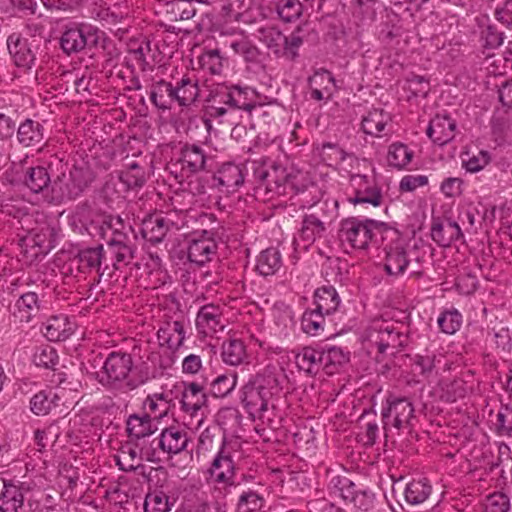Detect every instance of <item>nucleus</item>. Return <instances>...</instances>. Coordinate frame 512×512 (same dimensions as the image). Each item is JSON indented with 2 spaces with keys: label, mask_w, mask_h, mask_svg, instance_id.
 I'll return each instance as SVG.
<instances>
[{
  "label": "nucleus",
  "mask_w": 512,
  "mask_h": 512,
  "mask_svg": "<svg viewBox=\"0 0 512 512\" xmlns=\"http://www.w3.org/2000/svg\"><path fill=\"white\" fill-rule=\"evenodd\" d=\"M232 89L233 85L226 84H216L211 87L206 98V111L210 117H222L231 110Z\"/></svg>",
  "instance_id": "2eb2a0df"
},
{
  "label": "nucleus",
  "mask_w": 512,
  "mask_h": 512,
  "mask_svg": "<svg viewBox=\"0 0 512 512\" xmlns=\"http://www.w3.org/2000/svg\"><path fill=\"white\" fill-rule=\"evenodd\" d=\"M43 334L49 341H64L72 334V324L64 315L50 317L44 324Z\"/></svg>",
  "instance_id": "c756f323"
},
{
  "label": "nucleus",
  "mask_w": 512,
  "mask_h": 512,
  "mask_svg": "<svg viewBox=\"0 0 512 512\" xmlns=\"http://www.w3.org/2000/svg\"><path fill=\"white\" fill-rule=\"evenodd\" d=\"M209 473L213 481L218 484L234 485L235 467L231 456L220 451L212 461Z\"/></svg>",
  "instance_id": "393cba45"
},
{
  "label": "nucleus",
  "mask_w": 512,
  "mask_h": 512,
  "mask_svg": "<svg viewBox=\"0 0 512 512\" xmlns=\"http://www.w3.org/2000/svg\"><path fill=\"white\" fill-rule=\"evenodd\" d=\"M165 7L171 21L189 20L196 14V8L191 0H171Z\"/></svg>",
  "instance_id": "37998d69"
},
{
  "label": "nucleus",
  "mask_w": 512,
  "mask_h": 512,
  "mask_svg": "<svg viewBox=\"0 0 512 512\" xmlns=\"http://www.w3.org/2000/svg\"><path fill=\"white\" fill-rule=\"evenodd\" d=\"M198 80L190 75H183L174 82L175 104L181 108L193 105L199 96Z\"/></svg>",
  "instance_id": "412c9836"
},
{
  "label": "nucleus",
  "mask_w": 512,
  "mask_h": 512,
  "mask_svg": "<svg viewBox=\"0 0 512 512\" xmlns=\"http://www.w3.org/2000/svg\"><path fill=\"white\" fill-rule=\"evenodd\" d=\"M207 402V395L200 384L196 382L184 384L181 397L182 409L192 417L200 416L196 428H200L204 422Z\"/></svg>",
  "instance_id": "9b49d317"
},
{
  "label": "nucleus",
  "mask_w": 512,
  "mask_h": 512,
  "mask_svg": "<svg viewBox=\"0 0 512 512\" xmlns=\"http://www.w3.org/2000/svg\"><path fill=\"white\" fill-rule=\"evenodd\" d=\"M389 121V114L382 109H373L363 117L361 125L365 134L379 136Z\"/></svg>",
  "instance_id": "a19ab883"
},
{
  "label": "nucleus",
  "mask_w": 512,
  "mask_h": 512,
  "mask_svg": "<svg viewBox=\"0 0 512 512\" xmlns=\"http://www.w3.org/2000/svg\"><path fill=\"white\" fill-rule=\"evenodd\" d=\"M277 12L285 22H292L302 14V3L300 0H279Z\"/></svg>",
  "instance_id": "864d4df0"
},
{
  "label": "nucleus",
  "mask_w": 512,
  "mask_h": 512,
  "mask_svg": "<svg viewBox=\"0 0 512 512\" xmlns=\"http://www.w3.org/2000/svg\"><path fill=\"white\" fill-rule=\"evenodd\" d=\"M456 121L448 115H436L426 130L427 136L437 145L443 146L455 137Z\"/></svg>",
  "instance_id": "aec40b11"
},
{
  "label": "nucleus",
  "mask_w": 512,
  "mask_h": 512,
  "mask_svg": "<svg viewBox=\"0 0 512 512\" xmlns=\"http://www.w3.org/2000/svg\"><path fill=\"white\" fill-rule=\"evenodd\" d=\"M326 314L314 309L310 311H305L301 318V328L302 330L311 336H316L320 331L323 330L324 327V316Z\"/></svg>",
  "instance_id": "09e8293b"
},
{
  "label": "nucleus",
  "mask_w": 512,
  "mask_h": 512,
  "mask_svg": "<svg viewBox=\"0 0 512 512\" xmlns=\"http://www.w3.org/2000/svg\"><path fill=\"white\" fill-rule=\"evenodd\" d=\"M456 288L463 295L474 293L478 286V280L471 273H463L456 278Z\"/></svg>",
  "instance_id": "338daca9"
},
{
  "label": "nucleus",
  "mask_w": 512,
  "mask_h": 512,
  "mask_svg": "<svg viewBox=\"0 0 512 512\" xmlns=\"http://www.w3.org/2000/svg\"><path fill=\"white\" fill-rule=\"evenodd\" d=\"M328 209L327 201L317 202L310 206V212L304 214L298 233V240L303 243L304 248H308L316 240L324 237L331 224Z\"/></svg>",
  "instance_id": "0eeeda50"
},
{
  "label": "nucleus",
  "mask_w": 512,
  "mask_h": 512,
  "mask_svg": "<svg viewBox=\"0 0 512 512\" xmlns=\"http://www.w3.org/2000/svg\"><path fill=\"white\" fill-rule=\"evenodd\" d=\"M413 158V151H411L403 143H393L389 146L387 161L390 166L402 169L405 168Z\"/></svg>",
  "instance_id": "a18cd8bd"
},
{
  "label": "nucleus",
  "mask_w": 512,
  "mask_h": 512,
  "mask_svg": "<svg viewBox=\"0 0 512 512\" xmlns=\"http://www.w3.org/2000/svg\"><path fill=\"white\" fill-rule=\"evenodd\" d=\"M384 427L390 425L397 429L409 428L415 418L413 403L407 397L389 395L382 407Z\"/></svg>",
  "instance_id": "1a4fd4ad"
},
{
  "label": "nucleus",
  "mask_w": 512,
  "mask_h": 512,
  "mask_svg": "<svg viewBox=\"0 0 512 512\" xmlns=\"http://www.w3.org/2000/svg\"><path fill=\"white\" fill-rule=\"evenodd\" d=\"M49 304V298L43 297L40 294H30L25 291H22L18 300L16 301V306L21 313H25L26 321H29L33 316H35L39 311L46 309Z\"/></svg>",
  "instance_id": "2f4dec72"
},
{
  "label": "nucleus",
  "mask_w": 512,
  "mask_h": 512,
  "mask_svg": "<svg viewBox=\"0 0 512 512\" xmlns=\"http://www.w3.org/2000/svg\"><path fill=\"white\" fill-rule=\"evenodd\" d=\"M494 16L497 21L512 29V0H506L501 7H497Z\"/></svg>",
  "instance_id": "774afa93"
},
{
  "label": "nucleus",
  "mask_w": 512,
  "mask_h": 512,
  "mask_svg": "<svg viewBox=\"0 0 512 512\" xmlns=\"http://www.w3.org/2000/svg\"><path fill=\"white\" fill-rule=\"evenodd\" d=\"M133 356L124 351L110 352L102 363L101 370L97 372V381L108 391L127 393L135 390L148 380V377H134Z\"/></svg>",
  "instance_id": "f257e3e1"
},
{
  "label": "nucleus",
  "mask_w": 512,
  "mask_h": 512,
  "mask_svg": "<svg viewBox=\"0 0 512 512\" xmlns=\"http://www.w3.org/2000/svg\"><path fill=\"white\" fill-rule=\"evenodd\" d=\"M92 169L86 165H74L63 171L51 185L50 201L62 203L80 197L94 181Z\"/></svg>",
  "instance_id": "20e7f679"
},
{
  "label": "nucleus",
  "mask_w": 512,
  "mask_h": 512,
  "mask_svg": "<svg viewBox=\"0 0 512 512\" xmlns=\"http://www.w3.org/2000/svg\"><path fill=\"white\" fill-rule=\"evenodd\" d=\"M174 83L160 79L152 83L150 100L159 110H170L175 104Z\"/></svg>",
  "instance_id": "cd10ccee"
},
{
  "label": "nucleus",
  "mask_w": 512,
  "mask_h": 512,
  "mask_svg": "<svg viewBox=\"0 0 512 512\" xmlns=\"http://www.w3.org/2000/svg\"><path fill=\"white\" fill-rule=\"evenodd\" d=\"M254 176L258 181V188L264 189L267 193L285 195L290 191L296 194L305 192L309 186H298L300 175H293L287 169L276 163L269 162L257 166L254 170Z\"/></svg>",
  "instance_id": "39448f33"
},
{
  "label": "nucleus",
  "mask_w": 512,
  "mask_h": 512,
  "mask_svg": "<svg viewBox=\"0 0 512 512\" xmlns=\"http://www.w3.org/2000/svg\"><path fill=\"white\" fill-rule=\"evenodd\" d=\"M265 504L262 495L251 489L243 491L238 499L236 512H260Z\"/></svg>",
  "instance_id": "de8ad7c7"
},
{
  "label": "nucleus",
  "mask_w": 512,
  "mask_h": 512,
  "mask_svg": "<svg viewBox=\"0 0 512 512\" xmlns=\"http://www.w3.org/2000/svg\"><path fill=\"white\" fill-rule=\"evenodd\" d=\"M213 186L226 193L236 191L244 183L243 168L233 163H225L212 177Z\"/></svg>",
  "instance_id": "a211bd4d"
},
{
  "label": "nucleus",
  "mask_w": 512,
  "mask_h": 512,
  "mask_svg": "<svg viewBox=\"0 0 512 512\" xmlns=\"http://www.w3.org/2000/svg\"><path fill=\"white\" fill-rule=\"evenodd\" d=\"M50 395L51 392L40 391L31 398L30 408L35 415H46L50 412L54 406V398H56L55 395L53 398Z\"/></svg>",
  "instance_id": "4d7b16f0"
},
{
  "label": "nucleus",
  "mask_w": 512,
  "mask_h": 512,
  "mask_svg": "<svg viewBox=\"0 0 512 512\" xmlns=\"http://www.w3.org/2000/svg\"><path fill=\"white\" fill-rule=\"evenodd\" d=\"M104 32L90 24H80L67 28L60 37V46L67 55L77 54L85 49L96 48Z\"/></svg>",
  "instance_id": "6e6552de"
},
{
  "label": "nucleus",
  "mask_w": 512,
  "mask_h": 512,
  "mask_svg": "<svg viewBox=\"0 0 512 512\" xmlns=\"http://www.w3.org/2000/svg\"><path fill=\"white\" fill-rule=\"evenodd\" d=\"M222 309L218 305L207 304L202 306L196 316V328L204 336H213L223 331Z\"/></svg>",
  "instance_id": "dca6fc26"
},
{
  "label": "nucleus",
  "mask_w": 512,
  "mask_h": 512,
  "mask_svg": "<svg viewBox=\"0 0 512 512\" xmlns=\"http://www.w3.org/2000/svg\"><path fill=\"white\" fill-rule=\"evenodd\" d=\"M321 353L323 370L327 375L336 373L338 368L349 360V354L341 347L331 346L321 350Z\"/></svg>",
  "instance_id": "ea45409f"
},
{
  "label": "nucleus",
  "mask_w": 512,
  "mask_h": 512,
  "mask_svg": "<svg viewBox=\"0 0 512 512\" xmlns=\"http://www.w3.org/2000/svg\"><path fill=\"white\" fill-rule=\"evenodd\" d=\"M175 216L174 213L167 212L151 214L144 218L141 225L143 238L153 244L162 242L170 230L179 229L180 225L174 220Z\"/></svg>",
  "instance_id": "9d476101"
},
{
  "label": "nucleus",
  "mask_w": 512,
  "mask_h": 512,
  "mask_svg": "<svg viewBox=\"0 0 512 512\" xmlns=\"http://www.w3.org/2000/svg\"><path fill=\"white\" fill-rule=\"evenodd\" d=\"M314 302L317 310L330 315L340 305V297L333 286L325 285L318 288L314 293Z\"/></svg>",
  "instance_id": "72a5a7b5"
},
{
  "label": "nucleus",
  "mask_w": 512,
  "mask_h": 512,
  "mask_svg": "<svg viewBox=\"0 0 512 512\" xmlns=\"http://www.w3.org/2000/svg\"><path fill=\"white\" fill-rule=\"evenodd\" d=\"M297 367L309 375H316L322 366V353L321 350L312 347H304L295 356Z\"/></svg>",
  "instance_id": "473e14b6"
},
{
  "label": "nucleus",
  "mask_w": 512,
  "mask_h": 512,
  "mask_svg": "<svg viewBox=\"0 0 512 512\" xmlns=\"http://www.w3.org/2000/svg\"><path fill=\"white\" fill-rule=\"evenodd\" d=\"M0 492V506L5 512H18L24 505V486L3 480Z\"/></svg>",
  "instance_id": "bb28decb"
},
{
  "label": "nucleus",
  "mask_w": 512,
  "mask_h": 512,
  "mask_svg": "<svg viewBox=\"0 0 512 512\" xmlns=\"http://www.w3.org/2000/svg\"><path fill=\"white\" fill-rule=\"evenodd\" d=\"M363 342L368 349L376 348L379 354L398 353L408 343V335L403 325L382 318L373 319L365 328Z\"/></svg>",
  "instance_id": "7ed1b4c3"
},
{
  "label": "nucleus",
  "mask_w": 512,
  "mask_h": 512,
  "mask_svg": "<svg viewBox=\"0 0 512 512\" xmlns=\"http://www.w3.org/2000/svg\"><path fill=\"white\" fill-rule=\"evenodd\" d=\"M211 162L212 158L207 155L204 148L196 144L183 145L177 157L181 171L187 175L208 169Z\"/></svg>",
  "instance_id": "f8f14e48"
},
{
  "label": "nucleus",
  "mask_w": 512,
  "mask_h": 512,
  "mask_svg": "<svg viewBox=\"0 0 512 512\" xmlns=\"http://www.w3.org/2000/svg\"><path fill=\"white\" fill-rule=\"evenodd\" d=\"M262 41L267 45L268 48L274 49L275 52L283 46L285 35L279 30L273 27L264 28L259 30Z\"/></svg>",
  "instance_id": "680f3d73"
},
{
  "label": "nucleus",
  "mask_w": 512,
  "mask_h": 512,
  "mask_svg": "<svg viewBox=\"0 0 512 512\" xmlns=\"http://www.w3.org/2000/svg\"><path fill=\"white\" fill-rule=\"evenodd\" d=\"M22 290L30 293V294H42L43 297L49 298L50 296V289L48 284L44 279H41L38 277L36 280H33L32 278L28 277L26 280H24L21 284Z\"/></svg>",
  "instance_id": "e2e57ef3"
},
{
  "label": "nucleus",
  "mask_w": 512,
  "mask_h": 512,
  "mask_svg": "<svg viewBox=\"0 0 512 512\" xmlns=\"http://www.w3.org/2000/svg\"><path fill=\"white\" fill-rule=\"evenodd\" d=\"M431 493V486L426 480H413L406 485L405 499L411 505L423 503Z\"/></svg>",
  "instance_id": "c03bdc74"
},
{
  "label": "nucleus",
  "mask_w": 512,
  "mask_h": 512,
  "mask_svg": "<svg viewBox=\"0 0 512 512\" xmlns=\"http://www.w3.org/2000/svg\"><path fill=\"white\" fill-rule=\"evenodd\" d=\"M444 397L449 402H455L466 395V387L463 380L454 379L443 387Z\"/></svg>",
  "instance_id": "0e129e2a"
},
{
  "label": "nucleus",
  "mask_w": 512,
  "mask_h": 512,
  "mask_svg": "<svg viewBox=\"0 0 512 512\" xmlns=\"http://www.w3.org/2000/svg\"><path fill=\"white\" fill-rule=\"evenodd\" d=\"M154 442L157 443L161 452L174 455L186 449L189 439L185 430L170 426L163 429L160 436L153 440Z\"/></svg>",
  "instance_id": "f3484780"
},
{
  "label": "nucleus",
  "mask_w": 512,
  "mask_h": 512,
  "mask_svg": "<svg viewBox=\"0 0 512 512\" xmlns=\"http://www.w3.org/2000/svg\"><path fill=\"white\" fill-rule=\"evenodd\" d=\"M490 161V153L486 150H480L476 154L465 152L462 157V166L467 172L477 173L484 169Z\"/></svg>",
  "instance_id": "8fccbe9b"
},
{
  "label": "nucleus",
  "mask_w": 512,
  "mask_h": 512,
  "mask_svg": "<svg viewBox=\"0 0 512 512\" xmlns=\"http://www.w3.org/2000/svg\"><path fill=\"white\" fill-rule=\"evenodd\" d=\"M496 419L498 434L512 436V405H502Z\"/></svg>",
  "instance_id": "bf43d9fd"
},
{
  "label": "nucleus",
  "mask_w": 512,
  "mask_h": 512,
  "mask_svg": "<svg viewBox=\"0 0 512 512\" xmlns=\"http://www.w3.org/2000/svg\"><path fill=\"white\" fill-rule=\"evenodd\" d=\"M17 139L25 147L39 148L44 141V128L39 122L26 119L18 127Z\"/></svg>",
  "instance_id": "c85d7f7f"
},
{
  "label": "nucleus",
  "mask_w": 512,
  "mask_h": 512,
  "mask_svg": "<svg viewBox=\"0 0 512 512\" xmlns=\"http://www.w3.org/2000/svg\"><path fill=\"white\" fill-rule=\"evenodd\" d=\"M221 358L230 366L242 364L247 358L246 347L240 339H228L222 343Z\"/></svg>",
  "instance_id": "e433bc0d"
},
{
  "label": "nucleus",
  "mask_w": 512,
  "mask_h": 512,
  "mask_svg": "<svg viewBox=\"0 0 512 512\" xmlns=\"http://www.w3.org/2000/svg\"><path fill=\"white\" fill-rule=\"evenodd\" d=\"M386 228L383 222L348 218L341 222L339 238L342 243H347L354 249H365L369 242H377V237H382Z\"/></svg>",
  "instance_id": "423d86ee"
},
{
  "label": "nucleus",
  "mask_w": 512,
  "mask_h": 512,
  "mask_svg": "<svg viewBox=\"0 0 512 512\" xmlns=\"http://www.w3.org/2000/svg\"><path fill=\"white\" fill-rule=\"evenodd\" d=\"M104 257L105 252L102 245L83 248L70 260V271L81 274L97 271L102 276L103 273H100V269Z\"/></svg>",
  "instance_id": "ddd939ff"
},
{
  "label": "nucleus",
  "mask_w": 512,
  "mask_h": 512,
  "mask_svg": "<svg viewBox=\"0 0 512 512\" xmlns=\"http://www.w3.org/2000/svg\"><path fill=\"white\" fill-rule=\"evenodd\" d=\"M432 239L442 247H448L463 237L460 226L450 220H434L431 226Z\"/></svg>",
  "instance_id": "b1692460"
},
{
  "label": "nucleus",
  "mask_w": 512,
  "mask_h": 512,
  "mask_svg": "<svg viewBox=\"0 0 512 512\" xmlns=\"http://www.w3.org/2000/svg\"><path fill=\"white\" fill-rule=\"evenodd\" d=\"M236 381L235 373L219 375L211 383V393L217 398L225 397L235 388Z\"/></svg>",
  "instance_id": "603ef678"
},
{
  "label": "nucleus",
  "mask_w": 512,
  "mask_h": 512,
  "mask_svg": "<svg viewBox=\"0 0 512 512\" xmlns=\"http://www.w3.org/2000/svg\"><path fill=\"white\" fill-rule=\"evenodd\" d=\"M233 51L242 56L248 62H254L259 56V50L252 45L248 40L242 39L231 43Z\"/></svg>",
  "instance_id": "052dcab7"
},
{
  "label": "nucleus",
  "mask_w": 512,
  "mask_h": 512,
  "mask_svg": "<svg viewBox=\"0 0 512 512\" xmlns=\"http://www.w3.org/2000/svg\"><path fill=\"white\" fill-rule=\"evenodd\" d=\"M34 362L37 366L53 368L58 363V355L54 348L47 346L35 353Z\"/></svg>",
  "instance_id": "69168bd1"
},
{
  "label": "nucleus",
  "mask_w": 512,
  "mask_h": 512,
  "mask_svg": "<svg viewBox=\"0 0 512 512\" xmlns=\"http://www.w3.org/2000/svg\"><path fill=\"white\" fill-rule=\"evenodd\" d=\"M437 323L442 332L452 335L460 329L462 316L457 310L445 311L439 316Z\"/></svg>",
  "instance_id": "6e6d98bb"
},
{
  "label": "nucleus",
  "mask_w": 512,
  "mask_h": 512,
  "mask_svg": "<svg viewBox=\"0 0 512 512\" xmlns=\"http://www.w3.org/2000/svg\"><path fill=\"white\" fill-rule=\"evenodd\" d=\"M282 265L281 254L276 248H268L257 257L256 270L263 276L275 274Z\"/></svg>",
  "instance_id": "58836bf2"
},
{
  "label": "nucleus",
  "mask_w": 512,
  "mask_h": 512,
  "mask_svg": "<svg viewBox=\"0 0 512 512\" xmlns=\"http://www.w3.org/2000/svg\"><path fill=\"white\" fill-rule=\"evenodd\" d=\"M50 174L43 166L30 167L27 169L24 184L33 192L41 193L51 190L52 185Z\"/></svg>",
  "instance_id": "c9c22d12"
},
{
  "label": "nucleus",
  "mask_w": 512,
  "mask_h": 512,
  "mask_svg": "<svg viewBox=\"0 0 512 512\" xmlns=\"http://www.w3.org/2000/svg\"><path fill=\"white\" fill-rule=\"evenodd\" d=\"M491 333L493 334L495 344L502 350H507L511 345L510 326L508 321L495 319L491 322Z\"/></svg>",
  "instance_id": "3c124183"
},
{
  "label": "nucleus",
  "mask_w": 512,
  "mask_h": 512,
  "mask_svg": "<svg viewBox=\"0 0 512 512\" xmlns=\"http://www.w3.org/2000/svg\"><path fill=\"white\" fill-rule=\"evenodd\" d=\"M485 512H508L510 500L504 493H493L485 500Z\"/></svg>",
  "instance_id": "13d9d810"
},
{
  "label": "nucleus",
  "mask_w": 512,
  "mask_h": 512,
  "mask_svg": "<svg viewBox=\"0 0 512 512\" xmlns=\"http://www.w3.org/2000/svg\"><path fill=\"white\" fill-rule=\"evenodd\" d=\"M184 322L175 320L165 322L157 332V338L161 346L170 350H178L185 340Z\"/></svg>",
  "instance_id": "a878e982"
},
{
  "label": "nucleus",
  "mask_w": 512,
  "mask_h": 512,
  "mask_svg": "<svg viewBox=\"0 0 512 512\" xmlns=\"http://www.w3.org/2000/svg\"><path fill=\"white\" fill-rule=\"evenodd\" d=\"M126 430L129 437L136 440L144 439L155 432L151 416L147 413L130 415L126 422Z\"/></svg>",
  "instance_id": "f704fd0d"
},
{
  "label": "nucleus",
  "mask_w": 512,
  "mask_h": 512,
  "mask_svg": "<svg viewBox=\"0 0 512 512\" xmlns=\"http://www.w3.org/2000/svg\"><path fill=\"white\" fill-rule=\"evenodd\" d=\"M408 264L409 260L403 247H390L386 251L384 268L389 275L398 276L404 273Z\"/></svg>",
  "instance_id": "4c0bfd02"
},
{
  "label": "nucleus",
  "mask_w": 512,
  "mask_h": 512,
  "mask_svg": "<svg viewBox=\"0 0 512 512\" xmlns=\"http://www.w3.org/2000/svg\"><path fill=\"white\" fill-rule=\"evenodd\" d=\"M256 106V93L253 89L233 85L231 110L239 109L251 113Z\"/></svg>",
  "instance_id": "79ce46f5"
},
{
  "label": "nucleus",
  "mask_w": 512,
  "mask_h": 512,
  "mask_svg": "<svg viewBox=\"0 0 512 512\" xmlns=\"http://www.w3.org/2000/svg\"><path fill=\"white\" fill-rule=\"evenodd\" d=\"M35 40H29L13 33L8 37L7 46L14 63L18 67L30 69L36 60Z\"/></svg>",
  "instance_id": "4468645a"
},
{
  "label": "nucleus",
  "mask_w": 512,
  "mask_h": 512,
  "mask_svg": "<svg viewBox=\"0 0 512 512\" xmlns=\"http://www.w3.org/2000/svg\"><path fill=\"white\" fill-rule=\"evenodd\" d=\"M119 180L126 185L128 189L140 188L146 182L145 170L136 162L128 164L127 169L121 171Z\"/></svg>",
  "instance_id": "49530a36"
},
{
  "label": "nucleus",
  "mask_w": 512,
  "mask_h": 512,
  "mask_svg": "<svg viewBox=\"0 0 512 512\" xmlns=\"http://www.w3.org/2000/svg\"><path fill=\"white\" fill-rule=\"evenodd\" d=\"M199 62L203 69L208 70L213 75H218L222 72L223 58L218 49L205 51L199 57Z\"/></svg>",
  "instance_id": "5fc2aeb1"
},
{
  "label": "nucleus",
  "mask_w": 512,
  "mask_h": 512,
  "mask_svg": "<svg viewBox=\"0 0 512 512\" xmlns=\"http://www.w3.org/2000/svg\"><path fill=\"white\" fill-rule=\"evenodd\" d=\"M96 223L99 234L106 240L109 250L115 257L114 267L118 269L119 263L128 265L136 252V234L132 226L126 224L121 217L112 215H102Z\"/></svg>",
  "instance_id": "f03ea898"
},
{
  "label": "nucleus",
  "mask_w": 512,
  "mask_h": 512,
  "mask_svg": "<svg viewBox=\"0 0 512 512\" xmlns=\"http://www.w3.org/2000/svg\"><path fill=\"white\" fill-rule=\"evenodd\" d=\"M146 460L148 462L157 463L161 460L155 448H140L138 444L135 447L126 445L122 447L121 454L117 458V464L123 471H133L137 468L136 460Z\"/></svg>",
  "instance_id": "6ab92c4d"
},
{
  "label": "nucleus",
  "mask_w": 512,
  "mask_h": 512,
  "mask_svg": "<svg viewBox=\"0 0 512 512\" xmlns=\"http://www.w3.org/2000/svg\"><path fill=\"white\" fill-rule=\"evenodd\" d=\"M203 235L199 238H192L188 246V259L190 262L195 263L199 266L211 260V256L216 251V243L211 238L206 236L207 231L202 232Z\"/></svg>",
  "instance_id": "4be33fe9"
},
{
  "label": "nucleus",
  "mask_w": 512,
  "mask_h": 512,
  "mask_svg": "<svg viewBox=\"0 0 512 512\" xmlns=\"http://www.w3.org/2000/svg\"><path fill=\"white\" fill-rule=\"evenodd\" d=\"M278 376L279 373L276 367L269 365L265 367L261 373H258L251 382L255 384L258 389L263 391L266 397L272 399L273 396L278 394L281 390Z\"/></svg>",
  "instance_id": "7c9ffc66"
},
{
  "label": "nucleus",
  "mask_w": 512,
  "mask_h": 512,
  "mask_svg": "<svg viewBox=\"0 0 512 512\" xmlns=\"http://www.w3.org/2000/svg\"><path fill=\"white\" fill-rule=\"evenodd\" d=\"M270 400L251 381L243 388L242 403L247 412L254 418L262 417L263 413L268 410Z\"/></svg>",
  "instance_id": "5701e85b"
}]
</instances>
